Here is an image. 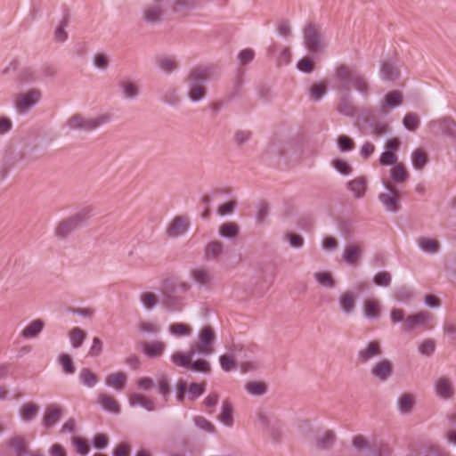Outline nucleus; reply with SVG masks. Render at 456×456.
<instances>
[{"instance_id": "f257e3e1", "label": "nucleus", "mask_w": 456, "mask_h": 456, "mask_svg": "<svg viewBox=\"0 0 456 456\" xmlns=\"http://www.w3.org/2000/svg\"><path fill=\"white\" fill-rule=\"evenodd\" d=\"M210 79V69L207 67H195L186 77L188 97L191 102H197L207 95L206 83Z\"/></svg>"}, {"instance_id": "f03ea898", "label": "nucleus", "mask_w": 456, "mask_h": 456, "mask_svg": "<svg viewBox=\"0 0 456 456\" xmlns=\"http://www.w3.org/2000/svg\"><path fill=\"white\" fill-rule=\"evenodd\" d=\"M92 209L86 207L67 218L62 219L54 230L59 240L67 239L72 232L81 228L91 217Z\"/></svg>"}, {"instance_id": "7ed1b4c3", "label": "nucleus", "mask_w": 456, "mask_h": 456, "mask_svg": "<svg viewBox=\"0 0 456 456\" xmlns=\"http://www.w3.org/2000/svg\"><path fill=\"white\" fill-rule=\"evenodd\" d=\"M110 120V116L109 114H103L95 118H86L80 114H75L67 120V126L72 130L91 132L109 123Z\"/></svg>"}, {"instance_id": "20e7f679", "label": "nucleus", "mask_w": 456, "mask_h": 456, "mask_svg": "<svg viewBox=\"0 0 456 456\" xmlns=\"http://www.w3.org/2000/svg\"><path fill=\"white\" fill-rule=\"evenodd\" d=\"M304 45L312 53H321L325 47L321 27L315 23H309L303 30Z\"/></svg>"}, {"instance_id": "39448f33", "label": "nucleus", "mask_w": 456, "mask_h": 456, "mask_svg": "<svg viewBox=\"0 0 456 456\" xmlns=\"http://www.w3.org/2000/svg\"><path fill=\"white\" fill-rule=\"evenodd\" d=\"M216 340L214 330L211 327L203 328L199 336V343L191 345V347L196 354L209 355L214 353V343Z\"/></svg>"}, {"instance_id": "423d86ee", "label": "nucleus", "mask_w": 456, "mask_h": 456, "mask_svg": "<svg viewBox=\"0 0 456 456\" xmlns=\"http://www.w3.org/2000/svg\"><path fill=\"white\" fill-rule=\"evenodd\" d=\"M40 98L41 92L38 89H30L17 95L15 108L19 113H26L39 102Z\"/></svg>"}, {"instance_id": "0eeeda50", "label": "nucleus", "mask_w": 456, "mask_h": 456, "mask_svg": "<svg viewBox=\"0 0 456 456\" xmlns=\"http://www.w3.org/2000/svg\"><path fill=\"white\" fill-rule=\"evenodd\" d=\"M386 187L390 192L380 193L379 195V200L387 211L397 212L400 209L398 191L396 188L389 183L386 185Z\"/></svg>"}, {"instance_id": "6e6552de", "label": "nucleus", "mask_w": 456, "mask_h": 456, "mask_svg": "<svg viewBox=\"0 0 456 456\" xmlns=\"http://www.w3.org/2000/svg\"><path fill=\"white\" fill-rule=\"evenodd\" d=\"M165 0H154V4L145 6L142 16L146 22L151 24L158 23L161 20L165 9L163 2Z\"/></svg>"}, {"instance_id": "1a4fd4ad", "label": "nucleus", "mask_w": 456, "mask_h": 456, "mask_svg": "<svg viewBox=\"0 0 456 456\" xmlns=\"http://www.w3.org/2000/svg\"><path fill=\"white\" fill-rule=\"evenodd\" d=\"M172 286L173 282L170 280H166L163 282L164 297L162 304L169 311H180L183 308V302L180 297L170 294L173 292V289L169 287Z\"/></svg>"}, {"instance_id": "9d476101", "label": "nucleus", "mask_w": 456, "mask_h": 456, "mask_svg": "<svg viewBox=\"0 0 456 456\" xmlns=\"http://www.w3.org/2000/svg\"><path fill=\"white\" fill-rule=\"evenodd\" d=\"M393 364L387 359L378 362L371 369V375L379 381L387 380L393 374Z\"/></svg>"}, {"instance_id": "9b49d317", "label": "nucleus", "mask_w": 456, "mask_h": 456, "mask_svg": "<svg viewBox=\"0 0 456 456\" xmlns=\"http://www.w3.org/2000/svg\"><path fill=\"white\" fill-rule=\"evenodd\" d=\"M382 354L380 343L378 340L369 342L363 349L357 354L358 361L366 363L370 359L379 356Z\"/></svg>"}, {"instance_id": "f8f14e48", "label": "nucleus", "mask_w": 456, "mask_h": 456, "mask_svg": "<svg viewBox=\"0 0 456 456\" xmlns=\"http://www.w3.org/2000/svg\"><path fill=\"white\" fill-rule=\"evenodd\" d=\"M436 394L438 397L448 400L454 395V387L452 380L445 377H440L435 384Z\"/></svg>"}, {"instance_id": "ddd939ff", "label": "nucleus", "mask_w": 456, "mask_h": 456, "mask_svg": "<svg viewBox=\"0 0 456 456\" xmlns=\"http://www.w3.org/2000/svg\"><path fill=\"white\" fill-rule=\"evenodd\" d=\"M62 414V409L57 404H50L46 407L42 424L45 429L53 428Z\"/></svg>"}, {"instance_id": "4468645a", "label": "nucleus", "mask_w": 456, "mask_h": 456, "mask_svg": "<svg viewBox=\"0 0 456 456\" xmlns=\"http://www.w3.org/2000/svg\"><path fill=\"white\" fill-rule=\"evenodd\" d=\"M432 316V314L428 311H422L419 314L409 315L403 325V330L405 332L411 331L415 327L423 325L426 322L430 320Z\"/></svg>"}, {"instance_id": "2eb2a0df", "label": "nucleus", "mask_w": 456, "mask_h": 456, "mask_svg": "<svg viewBox=\"0 0 456 456\" xmlns=\"http://www.w3.org/2000/svg\"><path fill=\"white\" fill-rule=\"evenodd\" d=\"M224 245L219 240L208 242L204 248V259L206 261H217L224 254Z\"/></svg>"}, {"instance_id": "dca6fc26", "label": "nucleus", "mask_w": 456, "mask_h": 456, "mask_svg": "<svg viewBox=\"0 0 456 456\" xmlns=\"http://www.w3.org/2000/svg\"><path fill=\"white\" fill-rule=\"evenodd\" d=\"M357 70L350 66L340 64L334 69V79L342 86H347Z\"/></svg>"}, {"instance_id": "f3484780", "label": "nucleus", "mask_w": 456, "mask_h": 456, "mask_svg": "<svg viewBox=\"0 0 456 456\" xmlns=\"http://www.w3.org/2000/svg\"><path fill=\"white\" fill-rule=\"evenodd\" d=\"M191 277L200 287H208L213 280L210 271L205 267L191 270Z\"/></svg>"}, {"instance_id": "a211bd4d", "label": "nucleus", "mask_w": 456, "mask_h": 456, "mask_svg": "<svg viewBox=\"0 0 456 456\" xmlns=\"http://www.w3.org/2000/svg\"><path fill=\"white\" fill-rule=\"evenodd\" d=\"M189 227V224L183 216H175L169 224L167 234L169 237H177L182 235Z\"/></svg>"}, {"instance_id": "6ab92c4d", "label": "nucleus", "mask_w": 456, "mask_h": 456, "mask_svg": "<svg viewBox=\"0 0 456 456\" xmlns=\"http://www.w3.org/2000/svg\"><path fill=\"white\" fill-rule=\"evenodd\" d=\"M361 255L362 249L359 246L349 244L345 248L342 257L347 265L355 266L359 264Z\"/></svg>"}, {"instance_id": "aec40b11", "label": "nucleus", "mask_w": 456, "mask_h": 456, "mask_svg": "<svg viewBox=\"0 0 456 456\" xmlns=\"http://www.w3.org/2000/svg\"><path fill=\"white\" fill-rule=\"evenodd\" d=\"M45 327V322L40 320L31 322L22 331L20 336L24 338H33L37 337Z\"/></svg>"}, {"instance_id": "412c9836", "label": "nucleus", "mask_w": 456, "mask_h": 456, "mask_svg": "<svg viewBox=\"0 0 456 456\" xmlns=\"http://www.w3.org/2000/svg\"><path fill=\"white\" fill-rule=\"evenodd\" d=\"M129 403L132 406L140 405L149 411L156 410L154 402L151 399L147 398L145 395L141 394H132L129 396Z\"/></svg>"}, {"instance_id": "4be33fe9", "label": "nucleus", "mask_w": 456, "mask_h": 456, "mask_svg": "<svg viewBox=\"0 0 456 456\" xmlns=\"http://www.w3.org/2000/svg\"><path fill=\"white\" fill-rule=\"evenodd\" d=\"M441 133L448 137L456 138V122L451 118H444L437 121Z\"/></svg>"}, {"instance_id": "5701e85b", "label": "nucleus", "mask_w": 456, "mask_h": 456, "mask_svg": "<svg viewBox=\"0 0 456 456\" xmlns=\"http://www.w3.org/2000/svg\"><path fill=\"white\" fill-rule=\"evenodd\" d=\"M339 305L346 314H350L355 308V297L352 292H344L339 297Z\"/></svg>"}, {"instance_id": "b1692460", "label": "nucleus", "mask_w": 456, "mask_h": 456, "mask_svg": "<svg viewBox=\"0 0 456 456\" xmlns=\"http://www.w3.org/2000/svg\"><path fill=\"white\" fill-rule=\"evenodd\" d=\"M196 0H174L172 10L174 12L186 15L187 12L197 6Z\"/></svg>"}, {"instance_id": "393cba45", "label": "nucleus", "mask_w": 456, "mask_h": 456, "mask_svg": "<svg viewBox=\"0 0 456 456\" xmlns=\"http://www.w3.org/2000/svg\"><path fill=\"white\" fill-rule=\"evenodd\" d=\"M195 354V351H193V349L191 347L187 354H182L179 352L173 354L171 356V361L177 366L189 368L190 361L192 360Z\"/></svg>"}, {"instance_id": "a878e982", "label": "nucleus", "mask_w": 456, "mask_h": 456, "mask_svg": "<svg viewBox=\"0 0 456 456\" xmlns=\"http://www.w3.org/2000/svg\"><path fill=\"white\" fill-rule=\"evenodd\" d=\"M347 188L359 199L364 196L366 191V180L363 177H357L347 183Z\"/></svg>"}, {"instance_id": "bb28decb", "label": "nucleus", "mask_w": 456, "mask_h": 456, "mask_svg": "<svg viewBox=\"0 0 456 456\" xmlns=\"http://www.w3.org/2000/svg\"><path fill=\"white\" fill-rule=\"evenodd\" d=\"M165 347V343L161 341L145 343L143 345V353L149 357H159L163 354Z\"/></svg>"}, {"instance_id": "cd10ccee", "label": "nucleus", "mask_w": 456, "mask_h": 456, "mask_svg": "<svg viewBox=\"0 0 456 456\" xmlns=\"http://www.w3.org/2000/svg\"><path fill=\"white\" fill-rule=\"evenodd\" d=\"M39 407L33 403H26L20 410V416L25 422H29L36 418Z\"/></svg>"}, {"instance_id": "c85d7f7f", "label": "nucleus", "mask_w": 456, "mask_h": 456, "mask_svg": "<svg viewBox=\"0 0 456 456\" xmlns=\"http://www.w3.org/2000/svg\"><path fill=\"white\" fill-rule=\"evenodd\" d=\"M218 419L224 425L231 427L233 424L232 405L228 400H224L222 404L221 413Z\"/></svg>"}, {"instance_id": "c756f323", "label": "nucleus", "mask_w": 456, "mask_h": 456, "mask_svg": "<svg viewBox=\"0 0 456 456\" xmlns=\"http://www.w3.org/2000/svg\"><path fill=\"white\" fill-rule=\"evenodd\" d=\"M336 435L332 430H326L322 436L316 438V445L321 450H328L334 444Z\"/></svg>"}, {"instance_id": "7c9ffc66", "label": "nucleus", "mask_w": 456, "mask_h": 456, "mask_svg": "<svg viewBox=\"0 0 456 456\" xmlns=\"http://www.w3.org/2000/svg\"><path fill=\"white\" fill-rule=\"evenodd\" d=\"M411 161L415 169L422 170L428 162V154L423 149H417L411 154Z\"/></svg>"}, {"instance_id": "2f4dec72", "label": "nucleus", "mask_w": 456, "mask_h": 456, "mask_svg": "<svg viewBox=\"0 0 456 456\" xmlns=\"http://www.w3.org/2000/svg\"><path fill=\"white\" fill-rule=\"evenodd\" d=\"M355 90L362 94L363 95L368 94L369 86L365 77L360 72L356 71L351 79L350 83Z\"/></svg>"}, {"instance_id": "473e14b6", "label": "nucleus", "mask_w": 456, "mask_h": 456, "mask_svg": "<svg viewBox=\"0 0 456 456\" xmlns=\"http://www.w3.org/2000/svg\"><path fill=\"white\" fill-rule=\"evenodd\" d=\"M219 234L224 238L234 239L239 234V225L232 222L224 223L219 227Z\"/></svg>"}, {"instance_id": "72a5a7b5", "label": "nucleus", "mask_w": 456, "mask_h": 456, "mask_svg": "<svg viewBox=\"0 0 456 456\" xmlns=\"http://www.w3.org/2000/svg\"><path fill=\"white\" fill-rule=\"evenodd\" d=\"M126 376L123 372H117L107 377L106 384L118 390H122L126 386Z\"/></svg>"}, {"instance_id": "f704fd0d", "label": "nucleus", "mask_w": 456, "mask_h": 456, "mask_svg": "<svg viewBox=\"0 0 456 456\" xmlns=\"http://www.w3.org/2000/svg\"><path fill=\"white\" fill-rule=\"evenodd\" d=\"M99 402L104 410L112 413L119 412L118 403L112 396L108 395H101L99 397Z\"/></svg>"}, {"instance_id": "c9c22d12", "label": "nucleus", "mask_w": 456, "mask_h": 456, "mask_svg": "<svg viewBox=\"0 0 456 456\" xmlns=\"http://www.w3.org/2000/svg\"><path fill=\"white\" fill-rule=\"evenodd\" d=\"M380 73L384 79L393 81L399 76L397 69L389 62H382L380 65Z\"/></svg>"}, {"instance_id": "e433bc0d", "label": "nucleus", "mask_w": 456, "mask_h": 456, "mask_svg": "<svg viewBox=\"0 0 456 456\" xmlns=\"http://www.w3.org/2000/svg\"><path fill=\"white\" fill-rule=\"evenodd\" d=\"M79 378L82 384L88 387H93L98 382L97 375L88 368L80 370Z\"/></svg>"}, {"instance_id": "4c0bfd02", "label": "nucleus", "mask_w": 456, "mask_h": 456, "mask_svg": "<svg viewBox=\"0 0 456 456\" xmlns=\"http://www.w3.org/2000/svg\"><path fill=\"white\" fill-rule=\"evenodd\" d=\"M86 337V332L80 328L76 327L69 331L70 342L74 348L80 347L83 345Z\"/></svg>"}, {"instance_id": "58836bf2", "label": "nucleus", "mask_w": 456, "mask_h": 456, "mask_svg": "<svg viewBox=\"0 0 456 456\" xmlns=\"http://www.w3.org/2000/svg\"><path fill=\"white\" fill-rule=\"evenodd\" d=\"M327 93V86L324 82L315 83L309 90V96L312 101L321 100Z\"/></svg>"}, {"instance_id": "ea45409f", "label": "nucleus", "mask_w": 456, "mask_h": 456, "mask_svg": "<svg viewBox=\"0 0 456 456\" xmlns=\"http://www.w3.org/2000/svg\"><path fill=\"white\" fill-rule=\"evenodd\" d=\"M418 243L421 249L428 253H436L440 247L437 240L429 238H419Z\"/></svg>"}, {"instance_id": "a19ab883", "label": "nucleus", "mask_w": 456, "mask_h": 456, "mask_svg": "<svg viewBox=\"0 0 456 456\" xmlns=\"http://www.w3.org/2000/svg\"><path fill=\"white\" fill-rule=\"evenodd\" d=\"M8 445L13 449L17 456H21L26 453V442L20 436H15L9 440Z\"/></svg>"}, {"instance_id": "79ce46f5", "label": "nucleus", "mask_w": 456, "mask_h": 456, "mask_svg": "<svg viewBox=\"0 0 456 456\" xmlns=\"http://www.w3.org/2000/svg\"><path fill=\"white\" fill-rule=\"evenodd\" d=\"M119 86L124 95L127 98H135L139 94L138 86L131 81H121L119 82Z\"/></svg>"}, {"instance_id": "37998d69", "label": "nucleus", "mask_w": 456, "mask_h": 456, "mask_svg": "<svg viewBox=\"0 0 456 456\" xmlns=\"http://www.w3.org/2000/svg\"><path fill=\"white\" fill-rule=\"evenodd\" d=\"M206 389V383L202 382L200 384L198 383H190L187 391H188V397L190 400L194 401L197 398H199Z\"/></svg>"}, {"instance_id": "c03bdc74", "label": "nucleus", "mask_w": 456, "mask_h": 456, "mask_svg": "<svg viewBox=\"0 0 456 456\" xmlns=\"http://www.w3.org/2000/svg\"><path fill=\"white\" fill-rule=\"evenodd\" d=\"M403 102V95L400 92L394 91L387 94L385 97V103L382 104V108L386 107H396Z\"/></svg>"}, {"instance_id": "a18cd8bd", "label": "nucleus", "mask_w": 456, "mask_h": 456, "mask_svg": "<svg viewBox=\"0 0 456 456\" xmlns=\"http://www.w3.org/2000/svg\"><path fill=\"white\" fill-rule=\"evenodd\" d=\"M246 390L250 395L261 396L266 393L267 387L263 382L253 381L246 385Z\"/></svg>"}, {"instance_id": "49530a36", "label": "nucleus", "mask_w": 456, "mask_h": 456, "mask_svg": "<svg viewBox=\"0 0 456 456\" xmlns=\"http://www.w3.org/2000/svg\"><path fill=\"white\" fill-rule=\"evenodd\" d=\"M364 314L369 319H378L379 317V306L374 300H367L364 305Z\"/></svg>"}, {"instance_id": "de8ad7c7", "label": "nucleus", "mask_w": 456, "mask_h": 456, "mask_svg": "<svg viewBox=\"0 0 456 456\" xmlns=\"http://www.w3.org/2000/svg\"><path fill=\"white\" fill-rule=\"evenodd\" d=\"M190 370L196 372L208 373L211 371L210 364L208 361L204 359H199L196 361H190L189 368Z\"/></svg>"}, {"instance_id": "09e8293b", "label": "nucleus", "mask_w": 456, "mask_h": 456, "mask_svg": "<svg viewBox=\"0 0 456 456\" xmlns=\"http://www.w3.org/2000/svg\"><path fill=\"white\" fill-rule=\"evenodd\" d=\"M337 110L340 114L345 116H353L355 112L354 107L346 97L339 100Z\"/></svg>"}, {"instance_id": "8fccbe9b", "label": "nucleus", "mask_w": 456, "mask_h": 456, "mask_svg": "<svg viewBox=\"0 0 456 456\" xmlns=\"http://www.w3.org/2000/svg\"><path fill=\"white\" fill-rule=\"evenodd\" d=\"M157 62H158V66L159 67V69L166 73H171L177 68V63L172 58H168V57L159 58Z\"/></svg>"}, {"instance_id": "3c124183", "label": "nucleus", "mask_w": 456, "mask_h": 456, "mask_svg": "<svg viewBox=\"0 0 456 456\" xmlns=\"http://www.w3.org/2000/svg\"><path fill=\"white\" fill-rule=\"evenodd\" d=\"M413 407V397L410 394L403 395L398 402V408L403 413H409Z\"/></svg>"}, {"instance_id": "603ef678", "label": "nucleus", "mask_w": 456, "mask_h": 456, "mask_svg": "<svg viewBox=\"0 0 456 456\" xmlns=\"http://www.w3.org/2000/svg\"><path fill=\"white\" fill-rule=\"evenodd\" d=\"M37 79L36 73L31 68H24L19 74L17 80L20 85L31 83Z\"/></svg>"}, {"instance_id": "864d4df0", "label": "nucleus", "mask_w": 456, "mask_h": 456, "mask_svg": "<svg viewBox=\"0 0 456 456\" xmlns=\"http://www.w3.org/2000/svg\"><path fill=\"white\" fill-rule=\"evenodd\" d=\"M194 424L200 428L208 433L213 434L216 432V427L202 416H196L193 419Z\"/></svg>"}, {"instance_id": "5fc2aeb1", "label": "nucleus", "mask_w": 456, "mask_h": 456, "mask_svg": "<svg viewBox=\"0 0 456 456\" xmlns=\"http://www.w3.org/2000/svg\"><path fill=\"white\" fill-rule=\"evenodd\" d=\"M391 178L395 183H402L405 180L408 174L403 165L394 167L390 171Z\"/></svg>"}, {"instance_id": "6e6d98bb", "label": "nucleus", "mask_w": 456, "mask_h": 456, "mask_svg": "<svg viewBox=\"0 0 456 456\" xmlns=\"http://www.w3.org/2000/svg\"><path fill=\"white\" fill-rule=\"evenodd\" d=\"M316 281L320 285L325 286L328 288H333L335 286V281L330 273H316L314 274Z\"/></svg>"}, {"instance_id": "4d7b16f0", "label": "nucleus", "mask_w": 456, "mask_h": 456, "mask_svg": "<svg viewBox=\"0 0 456 456\" xmlns=\"http://www.w3.org/2000/svg\"><path fill=\"white\" fill-rule=\"evenodd\" d=\"M60 364L61 365L62 370L66 374H73L75 372V366L69 354H63L59 359Z\"/></svg>"}, {"instance_id": "13d9d810", "label": "nucleus", "mask_w": 456, "mask_h": 456, "mask_svg": "<svg viewBox=\"0 0 456 456\" xmlns=\"http://www.w3.org/2000/svg\"><path fill=\"white\" fill-rule=\"evenodd\" d=\"M158 392L164 397L166 401L167 400L171 389L169 381L166 376H161L158 379Z\"/></svg>"}, {"instance_id": "bf43d9fd", "label": "nucleus", "mask_w": 456, "mask_h": 456, "mask_svg": "<svg viewBox=\"0 0 456 456\" xmlns=\"http://www.w3.org/2000/svg\"><path fill=\"white\" fill-rule=\"evenodd\" d=\"M169 331L175 336L182 337L190 335L191 328L190 326L183 323H174L170 325Z\"/></svg>"}, {"instance_id": "052dcab7", "label": "nucleus", "mask_w": 456, "mask_h": 456, "mask_svg": "<svg viewBox=\"0 0 456 456\" xmlns=\"http://www.w3.org/2000/svg\"><path fill=\"white\" fill-rule=\"evenodd\" d=\"M403 126L410 131H415L419 126L418 116L414 113H408L403 118Z\"/></svg>"}, {"instance_id": "680f3d73", "label": "nucleus", "mask_w": 456, "mask_h": 456, "mask_svg": "<svg viewBox=\"0 0 456 456\" xmlns=\"http://www.w3.org/2000/svg\"><path fill=\"white\" fill-rule=\"evenodd\" d=\"M436 350V344L433 339H425L420 343L419 346V351L421 354L426 356H430L434 354Z\"/></svg>"}, {"instance_id": "e2e57ef3", "label": "nucleus", "mask_w": 456, "mask_h": 456, "mask_svg": "<svg viewBox=\"0 0 456 456\" xmlns=\"http://www.w3.org/2000/svg\"><path fill=\"white\" fill-rule=\"evenodd\" d=\"M337 142L342 151H349L354 148V142L347 135H339Z\"/></svg>"}, {"instance_id": "0e129e2a", "label": "nucleus", "mask_w": 456, "mask_h": 456, "mask_svg": "<svg viewBox=\"0 0 456 456\" xmlns=\"http://www.w3.org/2000/svg\"><path fill=\"white\" fill-rule=\"evenodd\" d=\"M332 167L343 175H350L353 171L352 167L348 163L338 159L332 161Z\"/></svg>"}, {"instance_id": "69168bd1", "label": "nucleus", "mask_w": 456, "mask_h": 456, "mask_svg": "<svg viewBox=\"0 0 456 456\" xmlns=\"http://www.w3.org/2000/svg\"><path fill=\"white\" fill-rule=\"evenodd\" d=\"M218 400L219 395L216 393H211L204 399L203 404L209 414L214 412V408L216 406Z\"/></svg>"}, {"instance_id": "338daca9", "label": "nucleus", "mask_w": 456, "mask_h": 456, "mask_svg": "<svg viewBox=\"0 0 456 456\" xmlns=\"http://www.w3.org/2000/svg\"><path fill=\"white\" fill-rule=\"evenodd\" d=\"M141 301L147 309H152L158 302L157 297L152 292H143L141 295Z\"/></svg>"}, {"instance_id": "774afa93", "label": "nucleus", "mask_w": 456, "mask_h": 456, "mask_svg": "<svg viewBox=\"0 0 456 456\" xmlns=\"http://www.w3.org/2000/svg\"><path fill=\"white\" fill-rule=\"evenodd\" d=\"M237 205L238 202L234 200L225 202L218 207L217 214L219 216L231 215L234 211Z\"/></svg>"}]
</instances>
